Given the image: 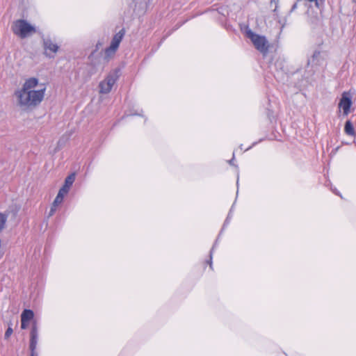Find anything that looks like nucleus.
Here are the masks:
<instances>
[{
    "label": "nucleus",
    "mask_w": 356,
    "mask_h": 356,
    "mask_svg": "<svg viewBox=\"0 0 356 356\" xmlns=\"http://www.w3.org/2000/svg\"><path fill=\"white\" fill-rule=\"evenodd\" d=\"M45 88L38 90H20L15 92L18 99V105L26 108L35 107L42 101L44 96Z\"/></svg>",
    "instance_id": "f257e3e1"
},
{
    "label": "nucleus",
    "mask_w": 356,
    "mask_h": 356,
    "mask_svg": "<svg viewBox=\"0 0 356 356\" xmlns=\"http://www.w3.org/2000/svg\"><path fill=\"white\" fill-rule=\"evenodd\" d=\"M11 29L15 35L22 39L28 38L36 33L35 27L29 24L26 19L15 20L11 26Z\"/></svg>",
    "instance_id": "f03ea898"
},
{
    "label": "nucleus",
    "mask_w": 356,
    "mask_h": 356,
    "mask_svg": "<svg viewBox=\"0 0 356 356\" xmlns=\"http://www.w3.org/2000/svg\"><path fill=\"white\" fill-rule=\"evenodd\" d=\"M121 70L120 67H116L112 70L106 79L99 83V92L107 94L111 92L113 86L120 76Z\"/></svg>",
    "instance_id": "7ed1b4c3"
},
{
    "label": "nucleus",
    "mask_w": 356,
    "mask_h": 356,
    "mask_svg": "<svg viewBox=\"0 0 356 356\" xmlns=\"http://www.w3.org/2000/svg\"><path fill=\"white\" fill-rule=\"evenodd\" d=\"M247 36L251 40L255 48L263 56H266L269 51V44L265 36L253 33L251 30L246 32Z\"/></svg>",
    "instance_id": "20e7f679"
},
{
    "label": "nucleus",
    "mask_w": 356,
    "mask_h": 356,
    "mask_svg": "<svg viewBox=\"0 0 356 356\" xmlns=\"http://www.w3.org/2000/svg\"><path fill=\"white\" fill-rule=\"evenodd\" d=\"M124 34H125V30L124 29H122L113 36V38L111 40L110 47H107L105 49V54H106V57H109L111 55L115 54V52L118 49Z\"/></svg>",
    "instance_id": "39448f33"
},
{
    "label": "nucleus",
    "mask_w": 356,
    "mask_h": 356,
    "mask_svg": "<svg viewBox=\"0 0 356 356\" xmlns=\"http://www.w3.org/2000/svg\"><path fill=\"white\" fill-rule=\"evenodd\" d=\"M38 327L35 322L32 325L31 332H30V344L29 348L31 350V356H37L35 353L36 346L38 343Z\"/></svg>",
    "instance_id": "423d86ee"
},
{
    "label": "nucleus",
    "mask_w": 356,
    "mask_h": 356,
    "mask_svg": "<svg viewBox=\"0 0 356 356\" xmlns=\"http://www.w3.org/2000/svg\"><path fill=\"white\" fill-rule=\"evenodd\" d=\"M43 47L45 50L44 54L49 58H53L54 56L49 54L47 53L48 50L56 54L59 49V47L56 43H54L50 38L43 39Z\"/></svg>",
    "instance_id": "0eeeda50"
},
{
    "label": "nucleus",
    "mask_w": 356,
    "mask_h": 356,
    "mask_svg": "<svg viewBox=\"0 0 356 356\" xmlns=\"http://www.w3.org/2000/svg\"><path fill=\"white\" fill-rule=\"evenodd\" d=\"M352 104V101L350 97L346 96L345 95H342L341 99H340V102L339 104V107L342 108L343 114L348 115L350 112V108Z\"/></svg>",
    "instance_id": "6e6552de"
},
{
    "label": "nucleus",
    "mask_w": 356,
    "mask_h": 356,
    "mask_svg": "<svg viewBox=\"0 0 356 356\" xmlns=\"http://www.w3.org/2000/svg\"><path fill=\"white\" fill-rule=\"evenodd\" d=\"M38 84V79L35 77H31L26 80L24 83L23 84V86L22 88V90H32L31 89L37 86Z\"/></svg>",
    "instance_id": "1a4fd4ad"
},
{
    "label": "nucleus",
    "mask_w": 356,
    "mask_h": 356,
    "mask_svg": "<svg viewBox=\"0 0 356 356\" xmlns=\"http://www.w3.org/2000/svg\"><path fill=\"white\" fill-rule=\"evenodd\" d=\"M34 317V313L31 309H25L21 314V321L29 322Z\"/></svg>",
    "instance_id": "9d476101"
},
{
    "label": "nucleus",
    "mask_w": 356,
    "mask_h": 356,
    "mask_svg": "<svg viewBox=\"0 0 356 356\" xmlns=\"http://www.w3.org/2000/svg\"><path fill=\"white\" fill-rule=\"evenodd\" d=\"M344 131L348 136H355V131L353 125L350 120H347L346 122L345 126H344Z\"/></svg>",
    "instance_id": "9b49d317"
},
{
    "label": "nucleus",
    "mask_w": 356,
    "mask_h": 356,
    "mask_svg": "<svg viewBox=\"0 0 356 356\" xmlns=\"http://www.w3.org/2000/svg\"><path fill=\"white\" fill-rule=\"evenodd\" d=\"M74 180H75V174L72 173L65 178V183L63 186L65 187V188H68L70 190V188L72 186V184L74 183Z\"/></svg>",
    "instance_id": "f8f14e48"
},
{
    "label": "nucleus",
    "mask_w": 356,
    "mask_h": 356,
    "mask_svg": "<svg viewBox=\"0 0 356 356\" xmlns=\"http://www.w3.org/2000/svg\"><path fill=\"white\" fill-rule=\"evenodd\" d=\"M321 55V52L319 51H315L311 58V59H309L307 61V65H309L311 63L315 65L318 64V58H319Z\"/></svg>",
    "instance_id": "ddd939ff"
},
{
    "label": "nucleus",
    "mask_w": 356,
    "mask_h": 356,
    "mask_svg": "<svg viewBox=\"0 0 356 356\" xmlns=\"http://www.w3.org/2000/svg\"><path fill=\"white\" fill-rule=\"evenodd\" d=\"M11 325H12V323L10 322V323L8 324V327L6 330L5 334H4L5 339H8L12 335V334L13 332V330L11 327Z\"/></svg>",
    "instance_id": "4468645a"
},
{
    "label": "nucleus",
    "mask_w": 356,
    "mask_h": 356,
    "mask_svg": "<svg viewBox=\"0 0 356 356\" xmlns=\"http://www.w3.org/2000/svg\"><path fill=\"white\" fill-rule=\"evenodd\" d=\"M63 200V197L61 194H57L55 200H54L52 204L58 207Z\"/></svg>",
    "instance_id": "2eb2a0df"
},
{
    "label": "nucleus",
    "mask_w": 356,
    "mask_h": 356,
    "mask_svg": "<svg viewBox=\"0 0 356 356\" xmlns=\"http://www.w3.org/2000/svg\"><path fill=\"white\" fill-rule=\"evenodd\" d=\"M68 188H65V187L62 186L60 189L59 190L58 194H61L63 197H64V195L67 194L69 192Z\"/></svg>",
    "instance_id": "dca6fc26"
},
{
    "label": "nucleus",
    "mask_w": 356,
    "mask_h": 356,
    "mask_svg": "<svg viewBox=\"0 0 356 356\" xmlns=\"http://www.w3.org/2000/svg\"><path fill=\"white\" fill-rule=\"evenodd\" d=\"M102 44H102V42H98L97 43V44H96V46H95V49L94 51H92V53H91V54L90 55V56H89V57L92 56L95 54V53L96 51H98V49H99L102 46Z\"/></svg>",
    "instance_id": "f3484780"
},
{
    "label": "nucleus",
    "mask_w": 356,
    "mask_h": 356,
    "mask_svg": "<svg viewBox=\"0 0 356 356\" xmlns=\"http://www.w3.org/2000/svg\"><path fill=\"white\" fill-rule=\"evenodd\" d=\"M56 208H57L56 206L53 205V204L51 205L50 211H49V214H48V218L52 216L54 214V213H55V211L56 210Z\"/></svg>",
    "instance_id": "a211bd4d"
},
{
    "label": "nucleus",
    "mask_w": 356,
    "mask_h": 356,
    "mask_svg": "<svg viewBox=\"0 0 356 356\" xmlns=\"http://www.w3.org/2000/svg\"><path fill=\"white\" fill-rule=\"evenodd\" d=\"M270 5L275 4V9L273 10V12H276L277 9L278 8V0H270Z\"/></svg>",
    "instance_id": "6ab92c4d"
},
{
    "label": "nucleus",
    "mask_w": 356,
    "mask_h": 356,
    "mask_svg": "<svg viewBox=\"0 0 356 356\" xmlns=\"http://www.w3.org/2000/svg\"><path fill=\"white\" fill-rule=\"evenodd\" d=\"M28 323L29 322H26V321H21V328L22 330H25L28 327Z\"/></svg>",
    "instance_id": "aec40b11"
},
{
    "label": "nucleus",
    "mask_w": 356,
    "mask_h": 356,
    "mask_svg": "<svg viewBox=\"0 0 356 356\" xmlns=\"http://www.w3.org/2000/svg\"><path fill=\"white\" fill-rule=\"evenodd\" d=\"M297 7H298V3H297V2H296V3L292 6V7H291V8L290 12H291V13L293 12V11L297 8Z\"/></svg>",
    "instance_id": "412c9836"
},
{
    "label": "nucleus",
    "mask_w": 356,
    "mask_h": 356,
    "mask_svg": "<svg viewBox=\"0 0 356 356\" xmlns=\"http://www.w3.org/2000/svg\"><path fill=\"white\" fill-rule=\"evenodd\" d=\"M213 248L211 249V250L210 251V261H209V265H210V267L211 268V266H212V262H211V254H212V252H213Z\"/></svg>",
    "instance_id": "4be33fe9"
},
{
    "label": "nucleus",
    "mask_w": 356,
    "mask_h": 356,
    "mask_svg": "<svg viewBox=\"0 0 356 356\" xmlns=\"http://www.w3.org/2000/svg\"><path fill=\"white\" fill-rule=\"evenodd\" d=\"M309 2H315V4L317 7H318V0H307Z\"/></svg>",
    "instance_id": "5701e85b"
}]
</instances>
